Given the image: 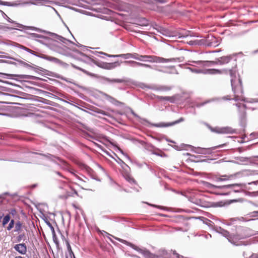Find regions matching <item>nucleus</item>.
Returning <instances> with one entry per match:
<instances>
[{"mask_svg": "<svg viewBox=\"0 0 258 258\" xmlns=\"http://www.w3.org/2000/svg\"><path fill=\"white\" fill-rule=\"evenodd\" d=\"M116 239L122 243L130 246L135 250L142 254L146 258H187L179 255L175 251H167L164 249H159L157 253L154 254L151 253L148 250L145 248L142 249L125 240L120 238H117Z\"/></svg>", "mask_w": 258, "mask_h": 258, "instance_id": "f257e3e1", "label": "nucleus"}, {"mask_svg": "<svg viewBox=\"0 0 258 258\" xmlns=\"http://www.w3.org/2000/svg\"><path fill=\"white\" fill-rule=\"evenodd\" d=\"M231 77V84L232 90L234 94V99L235 101H245V98L243 96V90L242 85V81L239 75H237V71L235 67L229 70Z\"/></svg>", "mask_w": 258, "mask_h": 258, "instance_id": "f03ea898", "label": "nucleus"}, {"mask_svg": "<svg viewBox=\"0 0 258 258\" xmlns=\"http://www.w3.org/2000/svg\"><path fill=\"white\" fill-rule=\"evenodd\" d=\"M236 232L233 233V238H230L232 244L236 246L245 245L243 242L239 241L254 235L250 229L242 226H237L235 228Z\"/></svg>", "mask_w": 258, "mask_h": 258, "instance_id": "7ed1b4c3", "label": "nucleus"}, {"mask_svg": "<svg viewBox=\"0 0 258 258\" xmlns=\"http://www.w3.org/2000/svg\"><path fill=\"white\" fill-rule=\"evenodd\" d=\"M130 111L132 114H133L135 117L138 119L139 121L141 123H143V122H146L150 125H152V126H155L157 127H167L173 126L184 121V118L181 117L178 119L171 122H159L158 123H151L146 118H142L140 117L137 113H136L132 109H130Z\"/></svg>", "mask_w": 258, "mask_h": 258, "instance_id": "20e7f679", "label": "nucleus"}, {"mask_svg": "<svg viewBox=\"0 0 258 258\" xmlns=\"http://www.w3.org/2000/svg\"><path fill=\"white\" fill-rule=\"evenodd\" d=\"M179 58L167 59L155 55H141L140 61L157 63H167L169 62H175L176 60H179Z\"/></svg>", "mask_w": 258, "mask_h": 258, "instance_id": "39448f33", "label": "nucleus"}, {"mask_svg": "<svg viewBox=\"0 0 258 258\" xmlns=\"http://www.w3.org/2000/svg\"><path fill=\"white\" fill-rule=\"evenodd\" d=\"M201 41V44H204L211 47L218 46L221 42V39L216 37L211 34H208L205 36H202Z\"/></svg>", "mask_w": 258, "mask_h": 258, "instance_id": "423d86ee", "label": "nucleus"}, {"mask_svg": "<svg viewBox=\"0 0 258 258\" xmlns=\"http://www.w3.org/2000/svg\"><path fill=\"white\" fill-rule=\"evenodd\" d=\"M21 29H24L25 30H30V31H41L42 32H49V31H46L44 30H42L39 28L34 27H30V26H23L20 24H15L14 26L12 27H6L4 26L2 28V30L4 31H8L12 30L13 29H16L22 31Z\"/></svg>", "mask_w": 258, "mask_h": 258, "instance_id": "0eeeda50", "label": "nucleus"}, {"mask_svg": "<svg viewBox=\"0 0 258 258\" xmlns=\"http://www.w3.org/2000/svg\"><path fill=\"white\" fill-rule=\"evenodd\" d=\"M226 145V144L220 145L217 146L211 147V148H201V147H194L190 145H186L191 148V150L197 154L207 155L211 154L213 150L217 149L218 148H221Z\"/></svg>", "mask_w": 258, "mask_h": 258, "instance_id": "6e6552de", "label": "nucleus"}, {"mask_svg": "<svg viewBox=\"0 0 258 258\" xmlns=\"http://www.w3.org/2000/svg\"><path fill=\"white\" fill-rule=\"evenodd\" d=\"M202 184L206 187H207L208 189H215L216 188L218 189H223V188H231L233 186H240L241 184H230L228 185H214L210 182H208L207 181H203L202 182Z\"/></svg>", "mask_w": 258, "mask_h": 258, "instance_id": "1a4fd4ad", "label": "nucleus"}, {"mask_svg": "<svg viewBox=\"0 0 258 258\" xmlns=\"http://www.w3.org/2000/svg\"><path fill=\"white\" fill-rule=\"evenodd\" d=\"M28 34L27 37L29 39L35 40L44 44L48 42L49 38L47 36L38 34L37 33H28Z\"/></svg>", "mask_w": 258, "mask_h": 258, "instance_id": "9d476101", "label": "nucleus"}, {"mask_svg": "<svg viewBox=\"0 0 258 258\" xmlns=\"http://www.w3.org/2000/svg\"><path fill=\"white\" fill-rule=\"evenodd\" d=\"M209 128L213 132L218 134H234L235 133V130L228 126L215 128H212L211 126H209Z\"/></svg>", "mask_w": 258, "mask_h": 258, "instance_id": "9b49d317", "label": "nucleus"}, {"mask_svg": "<svg viewBox=\"0 0 258 258\" xmlns=\"http://www.w3.org/2000/svg\"><path fill=\"white\" fill-rule=\"evenodd\" d=\"M215 231L221 234L224 237H226L231 243H232L231 240L230 238H233V233H230L227 230L222 228L221 227L218 226L215 228Z\"/></svg>", "mask_w": 258, "mask_h": 258, "instance_id": "f8f14e48", "label": "nucleus"}, {"mask_svg": "<svg viewBox=\"0 0 258 258\" xmlns=\"http://www.w3.org/2000/svg\"><path fill=\"white\" fill-rule=\"evenodd\" d=\"M94 54L98 55V54H101L105 55H107L109 57H121L124 59H128L131 58V57H132V53H127L125 54H117V55H109L107 54L104 52H98V51H95V52H92Z\"/></svg>", "mask_w": 258, "mask_h": 258, "instance_id": "ddd939ff", "label": "nucleus"}, {"mask_svg": "<svg viewBox=\"0 0 258 258\" xmlns=\"http://www.w3.org/2000/svg\"><path fill=\"white\" fill-rule=\"evenodd\" d=\"M227 73V70H219L216 69H204V74L217 75Z\"/></svg>", "mask_w": 258, "mask_h": 258, "instance_id": "4468645a", "label": "nucleus"}, {"mask_svg": "<svg viewBox=\"0 0 258 258\" xmlns=\"http://www.w3.org/2000/svg\"><path fill=\"white\" fill-rule=\"evenodd\" d=\"M103 80L109 83H131V80L130 79H109L107 77H103Z\"/></svg>", "mask_w": 258, "mask_h": 258, "instance_id": "2eb2a0df", "label": "nucleus"}, {"mask_svg": "<svg viewBox=\"0 0 258 258\" xmlns=\"http://www.w3.org/2000/svg\"><path fill=\"white\" fill-rule=\"evenodd\" d=\"M126 64H130L132 67H145L150 69H153L151 65L139 62H137L133 60H130V61H125L124 62Z\"/></svg>", "mask_w": 258, "mask_h": 258, "instance_id": "dca6fc26", "label": "nucleus"}, {"mask_svg": "<svg viewBox=\"0 0 258 258\" xmlns=\"http://www.w3.org/2000/svg\"><path fill=\"white\" fill-rule=\"evenodd\" d=\"M14 248L21 254H25L27 252V246L24 243L16 244Z\"/></svg>", "mask_w": 258, "mask_h": 258, "instance_id": "f3484780", "label": "nucleus"}, {"mask_svg": "<svg viewBox=\"0 0 258 258\" xmlns=\"http://www.w3.org/2000/svg\"><path fill=\"white\" fill-rule=\"evenodd\" d=\"M119 66V63L118 61H115L111 63H103L100 66V67L106 69V70H111L115 68L117 66Z\"/></svg>", "mask_w": 258, "mask_h": 258, "instance_id": "a211bd4d", "label": "nucleus"}, {"mask_svg": "<svg viewBox=\"0 0 258 258\" xmlns=\"http://www.w3.org/2000/svg\"><path fill=\"white\" fill-rule=\"evenodd\" d=\"M37 57L43 58L44 59L47 60L48 61L53 62L55 63L59 64L60 62V60L52 56L46 55L45 54H41L40 55H37Z\"/></svg>", "mask_w": 258, "mask_h": 258, "instance_id": "6ab92c4d", "label": "nucleus"}, {"mask_svg": "<svg viewBox=\"0 0 258 258\" xmlns=\"http://www.w3.org/2000/svg\"><path fill=\"white\" fill-rule=\"evenodd\" d=\"M252 158L253 157H238L237 158L236 160L240 162L245 163L244 164L247 165L248 164V162L251 164L254 163Z\"/></svg>", "mask_w": 258, "mask_h": 258, "instance_id": "aec40b11", "label": "nucleus"}, {"mask_svg": "<svg viewBox=\"0 0 258 258\" xmlns=\"http://www.w3.org/2000/svg\"><path fill=\"white\" fill-rule=\"evenodd\" d=\"M232 58V56L231 55L224 56L218 58L219 61V65H223L227 63L231 60Z\"/></svg>", "mask_w": 258, "mask_h": 258, "instance_id": "412c9836", "label": "nucleus"}, {"mask_svg": "<svg viewBox=\"0 0 258 258\" xmlns=\"http://www.w3.org/2000/svg\"><path fill=\"white\" fill-rule=\"evenodd\" d=\"M146 87L156 91H169L171 90V87L166 86H154V87Z\"/></svg>", "mask_w": 258, "mask_h": 258, "instance_id": "4be33fe9", "label": "nucleus"}, {"mask_svg": "<svg viewBox=\"0 0 258 258\" xmlns=\"http://www.w3.org/2000/svg\"><path fill=\"white\" fill-rule=\"evenodd\" d=\"M240 184H241L240 186H233V187H231V188H226L225 189H230L231 190L230 191H229L228 192L223 193L221 195H228L229 194H231L232 192L236 193V192H241V190H240V189H237L236 188V187H242V186H243L244 185V184L243 183H240Z\"/></svg>", "mask_w": 258, "mask_h": 258, "instance_id": "5701e85b", "label": "nucleus"}, {"mask_svg": "<svg viewBox=\"0 0 258 258\" xmlns=\"http://www.w3.org/2000/svg\"><path fill=\"white\" fill-rule=\"evenodd\" d=\"M157 99L161 101H169L171 103H174L175 102V97L173 96H157Z\"/></svg>", "mask_w": 258, "mask_h": 258, "instance_id": "b1692460", "label": "nucleus"}, {"mask_svg": "<svg viewBox=\"0 0 258 258\" xmlns=\"http://www.w3.org/2000/svg\"><path fill=\"white\" fill-rule=\"evenodd\" d=\"M40 155L47 158L48 159H49V160H50L51 161H52V162H54L55 159H56L57 160L61 161V159L60 158H59L58 157H56V156H55L53 155H51L50 154H49V153L46 154H40Z\"/></svg>", "mask_w": 258, "mask_h": 258, "instance_id": "393cba45", "label": "nucleus"}, {"mask_svg": "<svg viewBox=\"0 0 258 258\" xmlns=\"http://www.w3.org/2000/svg\"><path fill=\"white\" fill-rule=\"evenodd\" d=\"M233 176V175H222L220 177H216L215 178V181L217 182H220V181H223L226 180H228L231 179Z\"/></svg>", "mask_w": 258, "mask_h": 258, "instance_id": "a878e982", "label": "nucleus"}, {"mask_svg": "<svg viewBox=\"0 0 258 258\" xmlns=\"http://www.w3.org/2000/svg\"><path fill=\"white\" fill-rule=\"evenodd\" d=\"M204 223L207 225L209 228H210L211 229L214 230L215 231V228L216 227H218V226H216L213 222L212 221L208 219H205L204 221Z\"/></svg>", "mask_w": 258, "mask_h": 258, "instance_id": "bb28decb", "label": "nucleus"}, {"mask_svg": "<svg viewBox=\"0 0 258 258\" xmlns=\"http://www.w3.org/2000/svg\"><path fill=\"white\" fill-rule=\"evenodd\" d=\"M49 34H50L51 36H54L55 38L57 39L58 40H59L60 41L62 42L63 43L67 44V42H69V40H68L67 39H66L61 36L58 35L56 33H49Z\"/></svg>", "mask_w": 258, "mask_h": 258, "instance_id": "cd10ccee", "label": "nucleus"}, {"mask_svg": "<svg viewBox=\"0 0 258 258\" xmlns=\"http://www.w3.org/2000/svg\"><path fill=\"white\" fill-rule=\"evenodd\" d=\"M163 35L167 37H180L182 36H185V35H182V33H161Z\"/></svg>", "mask_w": 258, "mask_h": 258, "instance_id": "c85d7f7f", "label": "nucleus"}, {"mask_svg": "<svg viewBox=\"0 0 258 258\" xmlns=\"http://www.w3.org/2000/svg\"><path fill=\"white\" fill-rule=\"evenodd\" d=\"M23 227V225L21 222L18 221L15 223V229L14 232L20 233L21 231V229Z\"/></svg>", "mask_w": 258, "mask_h": 258, "instance_id": "c756f323", "label": "nucleus"}, {"mask_svg": "<svg viewBox=\"0 0 258 258\" xmlns=\"http://www.w3.org/2000/svg\"><path fill=\"white\" fill-rule=\"evenodd\" d=\"M124 178L125 179V180L127 181H128L130 183H131V184H136V180L130 175L126 174L124 176Z\"/></svg>", "mask_w": 258, "mask_h": 258, "instance_id": "7c9ffc66", "label": "nucleus"}, {"mask_svg": "<svg viewBox=\"0 0 258 258\" xmlns=\"http://www.w3.org/2000/svg\"><path fill=\"white\" fill-rule=\"evenodd\" d=\"M60 79L63 80V81H64L67 82H69V83H72L73 84H74L75 85H76V86H77L78 87L80 88H81L82 89L84 90H86V89L85 87H83L82 86H80V85L78 84H76L74 82H71V81H70L68 79L66 78H64V77H61Z\"/></svg>", "mask_w": 258, "mask_h": 258, "instance_id": "2f4dec72", "label": "nucleus"}, {"mask_svg": "<svg viewBox=\"0 0 258 258\" xmlns=\"http://www.w3.org/2000/svg\"><path fill=\"white\" fill-rule=\"evenodd\" d=\"M44 221H45V223L46 224V225L50 228L51 232L54 233L55 230L54 228L53 227L52 225L51 224V223L49 221L47 217H44V218H43Z\"/></svg>", "mask_w": 258, "mask_h": 258, "instance_id": "473e14b6", "label": "nucleus"}, {"mask_svg": "<svg viewBox=\"0 0 258 258\" xmlns=\"http://www.w3.org/2000/svg\"><path fill=\"white\" fill-rule=\"evenodd\" d=\"M154 28L158 32H166L167 31V30L165 28L157 25L156 24L155 25V27H154Z\"/></svg>", "mask_w": 258, "mask_h": 258, "instance_id": "72a5a7b5", "label": "nucleus"}, {"mask_svg": "<svg viewBox=\"0 0 258 258\" xmlns=\"http://www.w3.org/2000/svg\"><path fill=\"white\" fill-rule=\"evenodd\" d=\"M20 48L24 49L25 51H26L27 52H28L32 54H33L36 56H37V55H40V54H37L35 51H34L33 50H32L24 46L21 45L20 47Z\"/></svg>", "mask_w": 258, "mask_h": 258, "instance_id": "f704fd0d", "label": "nucleus"}, {"mask_svg": "<svg viewBox=\"0 0 258 258\" xmlns=\"http://www.w3.org/2000/svg\"><path fill=\"white\" fill-rule=\"evenodd\" d=\"M11 217L10 214L6 215L3 219L2 224L3 226H5L10 221Z\"/></svg>", "mask_w": 258, "mask_h": 258, "instance_id": "c9c22d12", "label": "nucleus"}, {"mask_svg": "<svg viewBox=\"0 0 258 258\" xmlns=\"http://www.w3.org/2000/svg\"><path fill=\"white\" fill-rule=\"evenodd\" d=\"M225 205L224 203L222 201L214 202L211 204V207H221Z\"/></svg>", "mask_w": 258, "mask_h": 258, "instance_id": "e433bc0d", "label": "nucleus"}, {"mask_svg": "<svg viewBox=\"0 0 258 258\" xmlns=\"http://www.w3.org/2000/svg\"><path fill=\"white\" fill-rule=\"evenodd\" d=\"M188 69L192 72L196 73L197 74H204V69H196V68H188Z\"/></svg>", "mask_w": 258, "mask_h": 258, "instance_id": "4c0bfd02", "label": "nucleus"}, {"mask_svg": "<svg viewBox=\"0 0 258 258\" xmlns=\"http://www.w3.org/2000/svg\"><path fill=\"white\" fill-rule=\"evenodd\" d=\"M25 67L28 68V69H37L39 70H41L40 69H42L41 68L36 66V65L33 64V66H31L30 64L26 63L24 62V65Z\"/></svg>", "mask_w": 258, "mask_h": 258, "instance_id": "58836bf2", "label": "nucleus"}, {"mask_svg": "<svg viewBox=\"0 0 258 258\" xmlns=\"http://www.w3.org/2000/svg\"><path fill=\"white\" fill-rule=\"evenodd\" d=\"M20 77L21 79H37V77H34L33 76L25 75H20Z\"/></svg>", "mask_w": 258, "mask_h": 258, "instance_id": "ea45409f", "label": "nucleus"}, {"mask_svg": "<svg viewBox=\"0 0 258 258\" xmlns=\"http://www.w3.org/2000/svg\"><path fill=\"white\" fill-rule=\"evenodd\" d=\"M104 96L107 100H108L109 102L111 103H113L114 101H115V99L113 97L109 96V95L106 93H104Z\"/></svg>", "mask_w": 258, "mask_h": 258, "instance_id": "a19ab883", "label": "nucleus"}, {"mask_svg": "<svg viewBox=\"0 0 258 258\" xmlns=\"http://www.w3.org/2000/svg\"><path fill=\"white\" fill-rule=\"evenodd\" d=\"M25 235L24 233L21 234L17 237V242H20L22 240H25Z\"/></svg>", "mask_w": 258, "mask_h": 258, "instance_id": "79ce46f5", "label": "nucleus"}, {"mask_svg": "<svg viewBox=\"0 0 258 258\" xmlns=\"http://www.w3.org/2000/svg\"><path fill=\"white\" fill-rule=\"evenodd\" d=\"M15 224V221L14 220L12 219L10 221V222L7 227V230L8 231H10L14 226Z\"/></svg>", "mask_w": 258, "mask_h": 258, "instance_id": "37998d69", "label": "nucleus"}, {"mask_svg": "<svg viewBox=\"0 0 258 258\" xmlns=\"http://www.w3.org/2000/svg\"><path fill=\"white\" fill-rule=\"evenodd\" d=\"M132 57H131V58H134L135 59L140 60V55L138 53H132Z\"/></svg>", "mask_w": 258, "mask_h": 258, "instance_id": "c03bdc74", "label": "nucleus"}, {"mask_svg": "<svg viewBox=\"0 0 258 258\" xmlns=\"http://www.w3.org/2000/svg\"><path fill=\"white\" fill-rule=\"evenodd\" d=\"M199 62L202 63L203 64V66H204L205 67H211V63H208V62H210V61H199Z\"/></svg>", "mask_w": 258, "mask_h": 258, "instance_id": "a18cd8bd", "label": "nucleus"}, {"mask_svg": "<svg viewBox=\"0 0 258 258\" xmlns=\"http://www.w3.org/2000/svg\"><path fill=\"white\" fill-rule=\"evenodd\" d=\"M52 237H53V240L54 241V242L56 244V245H58L59 244V242H58V240L56 237V234H55V232H54V233H52Z\"/></svg>", "mask_w": 258, "mask_h": 258, "instance_id": "49530a36", "label": "nucleus"}, {"mask_svg": "<svg viewBox=\"0 0 258 258\" xmlns=\"http://www.w3.org/2000/svg\"><path fill=\"white\" fill-rule=\"evenodd\" d=\"M209 102L210 101L208 100L202 103H199L196 104V106L198 108H200L205 105V104H206L207 103H209Z\"/></svg>", "mask_w": 258, "mask_h": 258, "instance_id": "de8ad7c7", "label": "nucleus"}, {"mask_svg": "<svg viewBox=\"0 0 258 258\" xmlns=\"http://www.w3.org/2000/svg\"><path fill=\"white\" fill-rule=\"evenodd\" d=\"M9 214L12 215L13 216H15L17 214V211L15 209H11L9 212Z\"/></svg>", "mask_w": 258, "mask_h": 258, "instance_id": "09e8293b", "label": "nucleus"}, {"mask_svg": "<svg viewBox=\"0 0 258 258\" xmlns=\"http://www.w3.org/2000/svg\"><path fill=\"white\" fill-rule=\"evenodd\" d=\"M147 204H148L149 205L152 206V207H155V208H159L160 209H162V210H165V208L164 207H162V206H158V205H153V204H149L148 203H146Z\"/></svg>", "mask_w": 258, "mask_h": 258, "instance_id": "8fccbe9b", "label": "nucleus"}, {"mask_svg": "<svg viewBox=\"0 0 258 258\" xmlns=\"http://www.w3.org/2000/svg\"><path fill=\"white\" fill-rule=\"evenodd\" d=\"M58 64L60 65V66L64 68H67L69 66V64L68 63H67L64 62H63L61 60H60V62H59Z\"/></svg>", "mask_w": 258, "mask_h": 258, "instance_id": "3c124183", "label": "nucleus"}, {"mask_svg": "<svg viewBox=\"0 0 258 258\" xmlns=\"http://www.w3.org/2000/svg\"><path fill=\"white\" fill-rule=\"evenodd\" d=\"M218 62H219V61H218V58H217L214 61H210V63H211V66H213L219 64Z\"/></svg>", "mask_w": 258, "mask_h": 258, "instance_id": "603ef678", "label": "nucleus"}, {"mask_svg": "<svg viewBox=\"0 0 258 258\" xmlns=\"http://www.w3.org/2000/svg\"><path fill=\"white\" fill-rule=\"evenodd\" d=\"M117 163L119 164L120 165L122 166L123 165L128 167V166L120 158H118V161H117Z\"/></svg>", "mask_w": 258, "mask_h": 258, "instance_id": "864d4df0", "label": "nucleus"}, {"mask_svg": "<svg viewBox=\"0 0 258 258\" xmlns=\"http://www.w3.org/2000/svg\"><path fill=\"white\" fill-rule=\"evenodd\" d=\"M119 150L120 152L123 155H124L128 160L131 161V159L130 158V157L126 154L124 153L122 150H121L120 149H119Z\"/></svg>", "mask_w": 258, "mask_h": 258, "instance_id": "5fc2aeb1", "label": "nucleus"}, {"mask_svg": "<svg viewBox=\"0 0 258 258\" xmlns=\"http://www.w3.org/2000/svg\"><path fill=\"white\" fill-rule=\"evenodd\" d=\"M66 244H67L68 250L69 251H71V252H73L72 250V249H71V245H70V244L69 243V241L68 240H66Z\"/></svg>", "mask_w": 258, "mask_h": 258, "instance_id": "6e6d98bb", "label": "nucleus"}, {"mask_svg": "<svg viewBox=\"0 0 258 258\" xmlns=\"http://www.w3.org/2000/svg\"><path fill=\"white\" fill-rule=\"evenodd\" d=\"M155 70L158 71V72H162V73H167V74H170L171 73L167 71H165V70H161V69H155Z\"/></svg>", "mask_w": 258, "mask_h": 258, "instance_id": "4d7b16f0", "label": "nucleus"}, {"mask_svg": "<svg viewBox=\"0 0 258 258\" xmlns=\"http://www.w3.org/2000/svg\"><path fill=\"white\" fill-rule=\"evenodd\" d=\"M75 51L77 52L78 54H79L81 56H82L83 57H87V56L83 53V52L80 51L79 50H76Z\"/></svg>", "mask_w": 258, "mask_h": 258, "instance_id": "13d9d810", "label": "nucleus"}, {"mask_svg": "<svg viewBox=\"0 0 258 258\" xmlns=\"http://www.w3.org/2000/svg\"><path fill=\"white\" fill-rule=\"evenodd\" d=\"M250 136H252V137L258 138V132L251 133Z\"/></svg>", "mask_w": 258, "mask_h": 258, "instance_id": "bf43d9fd", "label": "nucleus"}, {"mask_svg": "<svg viewBox=\"0 0 258 258\" xmlns=\"http://www.w3.org/2000/svg\"><path fill=\"white\" fill-rule=\"evenodd\" d=\"M55 173L56 174H57L58 175H59V176H60V177H61L62 178H64V177L62 175L61 173L60 172H59V171H55Z\"/></svg>", "mask_w": 258, "mask_h": 258, "instance_id": "052dcab7", "label": "nucleus"}, {"mask_svg": "<svg viewBox=\"0 0 258 258\" xmlns=\"http://www.w3.org/2000/svg\"><path fill=\"white\" fill-rule=\"evenodd\" d=\"M82 167H83L84 168L86 169V170L90 169V168L88 166H87L86 165H85L84 164H83L82 165Z\"/></svg>", "mask_w": 258, "mask_h": 258, "instance_id": "680f3d73", "label": "nucleus"}, {"mask_svg": "<svg viewBox=\"0 0 258 258\" xmlns=\"http://www.w3.org/2000/svg\"><path fill=\"white\" fill-rule=\"evenodd\" d=\"M223 98V99L227 100H231V98H229V96H224Z\"/></svg>", "mask_w": 258, "mask_h": 258, "instance_id": "e2e57ef3", "label": "nucleus"}, {"mask_svg": "<svg viewBox=\"0 0 258 258\" xmlns=\"http://www.w3.org/2000/svg\"><path fill=\"white\" fill-rule=\"evenodd\" d=\"M11 75H10V74H7L0 73V77H3V76H11Z\"/></svg>", "mask_w": 258, "mask_h": 258, "instance_id": "0e129e2a", "label": "nucleus"}, {"mask_svg": "<svg viewBox=\"0 0 258 258\" xmlns=\"http://www.w3.org/2000/svg\"><path fill=\"white\" fill-rule=\"evenodd\" d=\"M131 31H133L134 32H141V33H142V32H145V31H137V30H131Z\"/></svg>", "mask_w": 258, "mask_h": 258, "instance_id": "69168bd1", "label": "nucleus"}, {"mask_svg": "<svg viewBox=\"0 0 258 258\" xmlns=\"http://www.w3.org/2000/svg\"><path fill=\"white\" fill-rule=\"evenodd\" d=\"M17 61L21 64L22 65H24V62H25L24 61H22V60H17Z\"/></svg>", "mask_w": 258, "mask_h": 258, "instance_id": "338daca9", "label": "nucleus"}, {"mask_svg": "<svg viewBox=\"0 0 258 258\" xmlns=\"http://www.w3.org/2000/svg\"><path fill=\"white\" fill-rule=\"evenodd\" d=\"M257 182H258V180H257V181H253V182H251V183H249V184H252V183H253V184H256V183H257Z\"/></svg>", "mask_w": 258, "mask_h": 258, "instance_id": "774afa93", "label": "nucleus"}]
</instances>
